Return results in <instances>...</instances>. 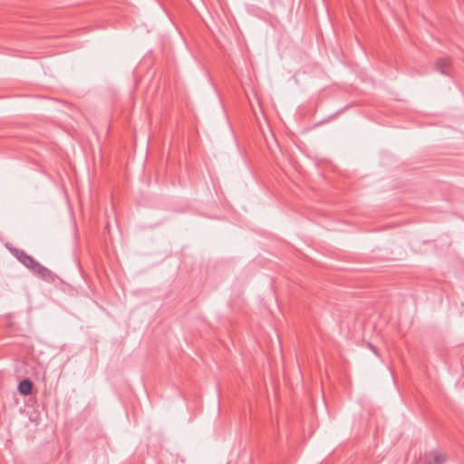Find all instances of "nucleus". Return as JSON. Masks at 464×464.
Listing matches in <instances>:
<instances>
[{"label": "nucleus", "instance_id": "nucleus-3", "mask_svg": "<svg viewBox=\"0 0 464 464\" xmlns=\"http://www.w3.org/2000/svg\"><path fill=\"white\" fill-rule=\"evenodd\" d=\"M437 69L442 73L449 75L450 72V61L449 58H440L436 63Z\"/></svg>", "mask_w": 464, "mask_h": 464}, {"label": "nucleus", "instance_id": "nucleus-2", "mask_svg": "<svg viewBox=\"0 0 464 464\" xmlns=\"http://www.w3.org/2000/svg\"><path fill=\"white\" fill-rule=\"evenodd\" d=\"M446 455L438 451L426 454L420 459V464H443L446 461Z\"/></svg>", "mask_w": 464, "mask_h": 464}, {"label": "nucleus", "instance_id": "nucleus-4", "mask_svg": "<svg viewBox=\"0 0 464 464\" xmlns=\"http://www.w3.org/2000/svg\"><path fill=\"white\" fill-rule=\"evenodd\" d=\"M33 387H34L33 382L30 381L29 379H24L19 382L18 392L22 395H29L32 393Z\"/></svg>", "mask_w": 464, "mask_h": 464}, {"label": "nucleus", "instance_id": "nucleus-5", "mask_svg": "<svg viewBox=\"0 0 464 464\" xmlns=\"http://www.w3.org/2000/svg\"><path fill=\"white\" fill-rule=\"evenodd\" d=\"M369 346L371 347L372 351L375 354H377V350H376V348H375L374 346H372V344H370V343H369Z\"/></svg>", "mask_w": 464, "mask_h": 464}, {"label": "nucleus", "instance_id": "nucleus-1", "mask_svg": "<svg viewBox=\"0 0 464 464\" xmlns=\"http://www.w3.org/2000/svg\"><path fill=\"white\" fill-rule=\"evenodd\" d=\"M9 250L19 262L30 269L34 275L46 281L53 279L52 272L36 261L33 256L27 255L24 250L15 247H10Z\"/></svg>", "mask_w": 464, "mask_h": 464}]
</instances>
